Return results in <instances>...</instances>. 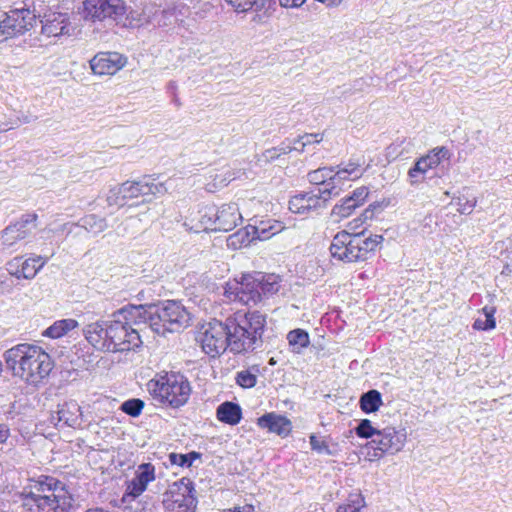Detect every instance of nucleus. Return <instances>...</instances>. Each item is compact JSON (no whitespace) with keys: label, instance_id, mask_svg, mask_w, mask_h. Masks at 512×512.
I'll list each match as a JSON object with an SVG mask.
<instances>
[{"label":"nucleus","instance_id":"f257e3e1","mask_svg":"<svg viewBox=\"0 0 512 512\" xmlns=\"http://www.w3.org/2000/svg\"><path fill=\"white\" fill-rule=\"evenodd\" d=\"M23 512H73L74 498L58 479L40 475L28 479L19 493Z\"/></svg>","mask_w":512,"mask_h":512},{"label":"nucleus","instance_id":"f03ea898","mask_svg":"<svg viewBox=\"0 0 512 512\" xmlns=\"http://www.w3.org/2000/svg\"><path fill=\"white\" fill-rule=\"evenodd\" d=\"M4 359L14 376L33 385L46 378L53 368L50 355L42 347L30 343L17 344L6 350Z\"/></svg>","mask_w":512,"mask_h":512},{"label":"nucleus","instance_id":"7ed1b4c3","mask_svg":"<svg viewBox=\"0 0 512 512\" xmlns=\"http://www.w3.org/2000/svg\"><path fill=\"white\" fill-rule=\"evenodd\" d=\"M130 320L144 319V325L159 335L178 332L187 327L191 315L178 301L167 300L154 305H139L125 311Z\"/></svg>","mask_w":512,"mask_h":512},{"label":"nucleus","instance_id":"20e7f679","mask_svg":"<svg viewBox=\"0 0 512 512\" xmlns=\"http://www.w3.org/2000/svg\"><path fill=\"white\" fill-rule=\"evenodd\" d=\"M229 350L234 354L255 350L262 343L266 315L259 311H237L226 318Z\"/></svg>","mask_w":512,"mask_h":512},{"label":"nucleus","instance_id":"39448f33","mask_svg":"<svg viewBox=\"0 0 512 512\" xmlns=\"http://www.w3.org/2000/svg\"><path fill=\"white\" fill-rule=\"evenodd\" d=\"M382 241L383 236L381 235L364 237L363 230L360 233L340 231L333 238L330 252L333 258L345 263L365 261L375 252Z\"/></svg>","mask_w":512,"mask_h":512},{"label":"nucleus","instance_id":"423d86ee","mask_svg":"<svg viewBox=\"0 0 512 512\" xmlns=\"http://www.w3.org/2000/svg\"><path fill=\"white\" fill-rule=\"evenodd\" d=\"M147 389L153 399L172 408L183 406L191 394L189 381L179 373H170L151 379Z\"/></svg>","mask_w":512,"mask_h":512},{"label":"nucleus","instance_id":"0eeeda50","mask_svg":"<svg viewBox=\"0 0 512 512\" xmlns=\"http://www.w3.org/2000/svg\"><path fill=\"white\" fill-rule=\"evenodd\" d=\"M135 305L125 306L113 314L110 323V341L108 352H127L135 350L142 345L140 332L134 326L144 324V319L130 320L125 311Z\"/></svg>","mask_w":512,"mask_h":512},{"label":"nucleus","instance_id":"6e6552de","mask_svg":"<svg viewBox=\"0 0 512 512\" xmlns=\"http://www.w3.org/2000/svg\"><path fill=\"white\" fill-rule=\"evenodd\" d=\"M200 222L204 229L228 232L242 222V215L235 203L221 206L206 205L200 211Z\"/></svg>","mask_w":512,"mask_h":512},{"label":"nucleus","instance_id":"1a4fd4ad","mask_svg":"<svg viewBox=\"0 0 512 512\" xmlns=\"http://www.w3.org/2000/svg\"><path fill=\"white\" fill-rule=\"evenodd\" d=\"M196 504L193 484L187 478L172 483L163 494L164 512H195Z\"/></svg>","mask_w":512,"mask_h":512},{"label":"nucleus","instance_id":"9d476101","mask_svg":"<svg viewBox=\"0 0 512 512\" xmlns=\"http://www.w3.org/2000/svg\"><path fill=\"white\" fill-rule=\"evenodd\" d=\"M35 22L36 15L26 3L9 10L5 13V18L0 21V43L25 33L34 26Z\"/></svg>","mask_w":512,"mask_h":512},{"label":"nucleus","instance_id":"9b49d317","mask_svg":"<svg viewBox=\"0 0 512 512\" xmlns=\"http://www.w3.org/2000/svg\"><path fill=\"white\" fill-rule=\"evenodd\" d=\"M197 341L203 351L211 357H216L229 349L226 321H214L204 325L197 336Z\"/></svg>","mask_w":512,"mask_h":512},{"label":"nucleus","instance_id":"f8f14e48","mask_svg":"<svg viewBox=\"0 0 512 512\" xmlns=\"http://www.w3.org/2000/svg\"><path fill=\"white\" fill-rule=\"evenodd\" d=\"M37 214H24L0 232V249L2 251L18 250L19 243L25 240L36 228Z\"/></svg>","mask_w":512,"mask_h":512},{"label":"nucleus","instance_id":"ddd939ff","mask_svg":"<svg viewBox=\"0 0 512 512\" xmlns=\"http://www.w3.org/2000/svg\"><path fill=\"white\" fill-rule=\"evenodd\" d=\"M44 250L47 251V254L36 255L29 258H24L23 256L12 258L6 263L7 272L16 279H33L48 260L55 255V250L52 248L42 249V252Z\"/></svg>","mask_w":512,"mask_h":512},{"label":"nucleus","instance_id":"4468645a","mask_svg":"<svg viewBox=\"0 0 512 512\" xmlns=\"http://www.w3.org/2000/svg\"><path fill=\"white\" fill-rule=\"evenodd\" d=\"M123 0H84L83 17L92 22L106 19L118 20L125 14Z\"/></svg>","mask_w":512,"mask_h":512},{"label":"nucleus","instance_id":"2eb2a0df","mask_svg":"<svg viewBox=\"0 0 512 512\" xmlns=\"http://www.w3.org/2000/svg\"><path fill=\"white\" fill-rule=\"evenodd\" d=\"M259 284L255 273L244 274L240 281L227 284L225 295L231 301L245 305H256L261 302Z\"/></svg>","mask_w":512,"mask_h":512},{"label":"nucleus","instance_id":"dca6fc26","mask_svg":"<svg viewBox=\"0 0 512 512\" xmlns=\"http://www.w3.org/2000/svg\"><path fill=\"white\" fill-rule=\"evenodd\" d=\"M335 196H337V189L335 187L303 192L290 199L289 209L291 212L298 214L318 211L326 206L330 198Z\"/></svg>","mask_w":512,"mask_h":512},{"label":"nucleus","instance_id":"f3484780","mask_svg":"<svg viewBox=\"0 0 512 512\" xmlns=\"http://www.w3.org/2000/svg\"><path fill=\"white\" fill-rule=\"evenodd\" d=\"M448 150L444 147L434 149L431 153L419 158L408 171L407 179L410 185L422 183L429 170L436 168L441 160L448 157Z\"/></svg>","mask_w":512,"mask_h":512},{"label":"nucleus","instance_id":"a211bd4d","mask_svg":"<svg viewBox=\"0 0 512 512\" xmlns=\"http://www.w3.org/2000/svg\"><path fill=\"white\" fill-rule=\"evenodd\" d=\"M365 171V160L363 158L349 159L334 168L332 182H329L327 186L331 185V187H335L337 189L338 196L342 191V185L345 182L355 181L361 178Z\"/></svg>","mask_w":512,"mask_h":512},{"label":"nucleus","instance_id":"6ab92c4d","mask_svg":"<svg viewBox=\"0 0 512 512\" xmlns=\"http://www.w3.org/2000/svg\"><path fill=\"white\" fill-rule=\"evenodd\" d=\"M155 466L151 463L140 464L134 477L126 483V490L122 501L129 502L139 497L146 489L149 483L155 480Z\"/></svg>","mask_w":512,"mask_h":512},{"label":"nucleus","instance_id":"aec40b11","mask_svg":"<svg viewBox=\"0 0 512 512\" xmlns=\"http://www.w3.org/2000/svg\"><path fill=\"white\" fill-rule=\"evenodd\" d=\"M407 434L404 429L397 430L394 427H386L378 432V437L373 439L371 443L377 445L374 457H380L383 453L396 454L400 452L406 443Z\"/></svg>","mask_w":512,"mask_h":512},{"label":"nucleus","instance_id":"412c9836","mask_svg":"<svg viewBox=\"0 0 512 512\" xmlns=\"http://www.w3.org/2000/svg\"><path fill=\"white\" fill-rule=\"evenodd\" d=\"M110 323L111 320H97L83 328L84 338L94 349L108 352L111 335Z\"/></svg>","mask_w":512,"mask_h":512},{"label":"nucleus","instance_id":"4be33fe9","mask_svg":"<svg viewBox=\"0 0 512 512\" xmlns=\"http://www.w3.org/2000/svg\"><path fill=\"white\" fill-rule=\"evenodd\" d=\"M89 63L96 75H114L125 66L126 58L117 52H100Z\"/></svg>","mask_w":512,"mask_h":512},{"label":"nucleus","instance_id":"5701e85b","mask_svg":"<svg viewBox=\"0 0 512 512\" xmlns=\"http://www.w3.org/2000/svg\"><path fill=\"white\" fill-rule=\"evenodd\" d=\"M41 32L47 37H58L69 32L70 17L66 12L49 10L41 20Z\"/></svg>","mask_w":512,"mask_h":512},{"label":"nucleus","instance_id":"b1692460","mask_svg":"<svg viewBox=\"0 0 512 512\" xmlns=\"http://www.w3.org/2000/svg\"><path fill=\"white\" fill-rule=\"evenodd\" d=\"M81 407L75 400L59 404L57 411L51 415V423L55 426L78 427L81 424Z\"/></svg>","mask_w":512,"mask_h":512},{"label":"nucleus","instance_id":"393cba45","mask_svg":"<svg viewBox=\"0 0 512 512\" xmlns=\"http://www.w3.org/2000/svg\"><path fill=\"white\" fill-rule=\"evenodd\" d=\"M257 425L283 438L287 437L292 431L291 421L286 416L275 412L266 413L259 417L257 419Z\"/></svg>","mask_w":512,"mask_h":512},{"label":"nucleus","instance_id":"a878e982","mask_svg":"<svg viewBox=\"0 0 512 512\" xmlns=\"http://www.w3.org/2000/svg\"><path fill=\"white\" fill-rule=\"evenodd\" d=\"M285 228L284 224L275 219L260 220L250 228L257 240L265 241L280 233Z\"/></svg>","mask_w":512,"mask_h":512},{"label":"nucleus","instance_id":"bb28decb","mask_svg":"<svg viewBox=\"0 0 512 512\" xmlns=\"http://www.w3.org/2000/svg\"><path fill=\"white\" fill-rule=\"evenodd\" d=\"M216 416L225 424L237 425L241 421L242 411L238 404L227 401L218 406Z\"/></svg>","mask_w":512,"mask_h":512},{"label":"nucleus","instance_id":"cd10ccee","mask_svg":"<svg viewBox=\"0 0 512 512\" xmlns=\"http://www.w3.org/2000/svg\"><path fill=\"white\" fill-rule=\"evenodd\" d=\"M255 276L257 277L259 284V290L261 295V300L264 298L270 297L276 294L281 287V278L276 274H264L261 272H256Z\"/></svg>","mask_w":512,"mask_h":512},{"label":"nucleus","instance_id":"c85d7f7f","mask_svg":"<svg viewBox=\"0 0 512 512\" xmlns=\"http://www.w3.org/2000/svg\"><path fill=\"white\" fill-rule=\"evenodd\" d=\"M78 327L75 319L67 318L55 321L51 326L42 332V335L52 339H58L65 336L68 332Z\"/></svg>","mask_w":512,"mask_h":512},{"label":"nucleus","instance_id":"c756f323","mask_svg":"<svg viewBox=\"0 0 512 512\" xmlns=\"http://www.w3.org/2000/svg\"><path fill=\"white\" fill-rule=\"evenodd\" d=\"M334 173V167H322L308 173L307 177L311 184L317 187L313 190H324L325 188H331V185L327 186L329 182H332Z\"/></svg>","mask_w":512,"mask_h":512},{"label":"nucleus","instance_id":"7c9ffc66","mask_svg":"<svg viewBox=\"0 0 512 512\" xmlns=\"http://www.w3.org/2000/svg\"><path fill=\"white\" fill-rule=\"evenodd\" d=\"M287 340L291 352L301 354L310 344L308 332L303 329H294L287 334Z\"/></svg>","mask_w":512,"mask_h":512},{"label":"nucleus","instance_id":"2f4dec72","mask_svg":"<svg viewBox=\"0 0 512 512\" xmlns=\"http://www.w3.org/2000/svg\"><path fill=\"white\" fill-rule=\"evenodd\" d=\"M78 227H82L89 233L99 234L108 228L105 218L99 217L95 214H89L82 217L78 222Z\"/></svg>","mask_w":512,"mask_h":512},{"label":"nucleus","instance_id":"473e14b6","mask_svg":"<svg viewBox=\"0 0 512 512\" xmlns=\"http://www.w3.org/2000/svg\"><path fill=\"white\" fill-rule=\"evenodd\" d=\"M382 403L381 393L375 389L363 393L359 400L360 408L365 413L376 412Z\"/></svg>","mask_w":512,"mask_h":512},{"label":"nucleus","instance_id":"72a5a7b5","mask_svg":"<svg viewBox=\"0 0 512 512\" xmlns=\"http://www.w3.org/2000/svg\"><path fill=\"white\" fill-rule=\"evenodd\" d=\"M250 228H252V225H248L243 229L238 230L236 233L230 235L228 238V246L237 249L243 246H248L254 240H257V238L254 237V233L251 232Z\"/></svg>","mask_w":512,"mask_h":512},{"label":"nucleus","instance_id":"f704fd0d","mask_svg":"<svg viewBox=\"0 0 512 512\" xmlns=\"http://www.w3.org/2000/svg\"><path fill=\"white\" fill-rule=\"evenodd\" d=\"M496 308L494 306H485L482 308L484 318H476L473 323L475 330L488 331L496 327L495 315Z\"/></svg>","mask_w":512,"mask_h":512},{"label":"nucleus","instance_id":"c9c22d12","mask_svg":"<svg viewBox=\"0 0 512 512\" xmlns=\"http://www.w3.org/2000/svg\"><path fill=\"white\" fill-rule=\"evenodd\" d=\"M291 151V143L283 142L278 147L267 149L263 153L258 155L257 161L260 164H267L277 160L282 155L290 153Z\"/></svg>","mask_w":512,"mask_h":512},{"label":"nucleus","instance_id":"e433bc0d","mask_svg":"<svg viewBox=\"0 0 512 512\" xmlns=\"http://www.w3.org/2000/svg\"><path fill=\"white\" fill-rule=\"evenodd\" d=\"M237 13L262 10L267 0H225Z\"/></svg>","mask_w":512,"mask_h":512},{"label":"nucleus","instance_id":"4c0bfd02","mask_svg":"<svg viewBox=\"0 0 512 512\" xmlns=\"http://www.w3.org/2000/svg\"><path fill=\"white\" fill-rule=\"evenodd\" d=\"M119 186L122 190V195L127 201L138 198L139 196H145L143 178L139 181H126Z\"/></svg>","mask_w":512,"mask_h":512},{"label":"nucleus","instance_id":"58836bf2","mask_svg":"<svg viewBox=\"0 0 512 512\" xmlns=\"http://www.w3.org/2000/svg\"><path fill=\"white\" fill-rule=\"evenodd\" d=\"M144 195L149 196H161L168 191L167 183L158 181L155 178L144 177L143 178Z\"/></svg>","mask_w":512,"mask_h":512},{"label":"nucleus","instance_id":"ea45409f","mask_svg":"<svg viewBox=\"0 0 512 512\" xmlns=\"http://www.w3.org/2000/svg\"><path fill=\"white\" fill-rule=\"evenodd\" d=\"M323 140V134L320 133H306L291 143L292 151L303 152L309 145L320 143Z\"/></svg>","mask_w":512,"mask_h":512},{"label":"nucleus","instance_id":"a19ab883","mask_svg":"<svg viewBox=\"0 0 512 512\" xmlns=\"http://www.w3.org/2000/svg\"><path fill=\"white\" fill-rule=\"evenodd\" d=\"M356 208V202H353L349 197H346L342 200L341 204L334 206L332 215L339 218H346L350 216Z\"/></svg>","mask_w":512,"mask_h":512},{"label":"nucleus","instance_id":"79ce46f5","mask_svg":"<svg viewBox=\"0 0 512 512\" xmlns=\"http://www.w3.org/2000/svg\"><path fill=\"white\" fill-rule=\"evenodd\" d=\"M144 408V402L141 399L133 398L124 401L120 410L131 417H138Z\"/></svg>","mask_w":512,"mask_h":512},{"label":"nucleus","instance_id":"37998d69","mask_svg":"<svg viewBox=\"0 0 512 512\" xmlns=\"http://www.w3.org/2000/svg\"><path fill=\"white\" fill-rule=\"evenodd\" d=\"M355 432L358 437L369 439L375 435L378 437L380 430L374 428L369 419H362L355 428Z\"/></svg>","mask_w":512,"mask_h":512},{"label":"nucleus","instance_id":"c03bdc74","mask_svg":"<svg viewBox=\"0 0 512 512\" xmlns=\"http://www.w3.org/2000/svg\"><path fill=\"white\" fill-rule=\"evenodd\" d=\"M198 456L199 455L196 452H191L188 454L171 453L169 455V460L170 463L173 465H177L180 467H190L193 463V460Z\"/></svg>","mask_w":512,"mask_h":512},{"label":"nucleus","instance_id":"a18cd8bd","mask_svg":"<svg viewBox=\"0 0 512 512\" xmlns=\"http://www.w3.org/2000/svg\"><path fill=\"white\" fill-rule=\"evenodd\" d=\"M364 506V500L360 494L350 495L348 503L339 506L337 512H360V509Z\"/></svg>","mask_w":512,"mask_h":512},{"label":"nucleus","instance_id":"49530a36","mask_svg":"<svg viewBox=\"0 0 512 512\" xmlns=\"http://www.w3.org/2000/svg\"><path fill=\"white\" fill-rule=\"evenodd\" d=\"M106 201L109 206L118 207H122L128 203L126 198L122 195V190L119 185L109 190Z\"/></svg>","mask_w":512,"mask_h":512},{"label":"nucleus","instance_id":"de8ad7c7","mask_svg":"<svg viewBox=\"0 0 512 512\" xmlns=\"http://www.w3.org/2000/svg\"><path fill=\"white\" fill-rule=\"evenodd\" d=\"M210 178L213 179V184H208L209 191H213V189H218L226 186L233 178L229 174V171H222L220 173L211 174Z\"/></svg>","mask_w":512,"mask_h":512},{"label":"nucleus","instance_id":"09e8293b","mask_svg":"<svg viewBox=\"0 0 512 512\" xmlns=\"http://www.w3.org/2000/svg\"><path fill=\"white\" fill-rule=\"evenodd\" d=\"M236 382L243 388H252L257 383V377L248 370H242L237 373Z\"/></svg>","mask_w":512,"mask_h":512},{"label":"nucleus","instance_id":"8fccbe9b","mask_svg":"<svg viewBox=\"0 0 512 512\" xmlns=\"http://www.w3.org/2000/svg\"><path fill=\"white\" fill-rule=\"evenodd\" d=\"M310 445L312 450L320 454L332 455L333 452L330 450L327 442L317 438L314 434L310 435Z\"/></svg>","mask_w":512,"mask_h":512},{"label":"nucleus","instance_id":"3c124183","mask_svg":"<svg viewBox=\"0 0 512 512\" xmlns=\"http://www.w3.org/2000/svg\"><path fill=\"white\" fill-rule=\"evenodd\" d=\"M372 215L373 211L366 209L360 217L355 218L348 223L346 231L358 233L356 230L361 227L367 219L372 218Z\"/></svg>","mask_w":512,"mask_h":512},{"label":"nucleus","instance_id":"603ef678","mask_svg":"<svg viewBox=\"0 0 512 512\" xmlns=\"http://www.w3.org/2000/svg\"><path fill=\"white\" fill-rule=\"evenodd\" d=\"M368 196V189L366 187H359L355 189L349 198L356 202V206H361Z\"/></svg>","mask_w":512,"mask_h":512},{"label":"nucleus","instance_id":"864d4df0","mask_svg":"<svg viewBox=\"0 0 512 512\" xmlns=\"http://www.w3.org/2000/svg\"><path fill=\"white\" fill-rule=\"evenodd\" d=\"M475 205V200L459 199L457 211L461 214H470Z\"/></svg>","mask_w":512,"mask_h":512},{"label":"nucleus","instance_id":"5fc2aeb1","mask_svg":"<svg viewBox=\"0 0 512 512\" xmlns=\"http://www.w3.org/2000/svg\"><path fill=\"white\" fill-rule=\"evenodd\" d=\"M405 143V140L396 141L392 143L390 146L387 147V156L391 159H396L398 156L402 154V150L399 151V148L402 146V144Z\"/></svg>","mask_w":512,"mask_h":512},{"label":"nucleus","instance_id":"6e6d98bb","mask_svg":"<svg viewBox=\"0 0 512 512\" xmlns=\"http://www.w3.org/2000/svg\"><path fill=\"white\" fill-rule=\"evenodd\" d=\"M307 0H278L279 5L286 9L300 8Z\"/></svg>","mask_w":512,"mask_h":512},{"label":"nucleus","instance_id":"4d7b16f0","mask_svg":"<svg viewBox=\"0 0 512 512\" xmlns=\"http://www.w3.org/2000/svg\"><path fill=\"white\" fill-rule=\"evenodd\" d=\"M151 9L154 10V12H150L149 14H146V12L144 11L143 19H140L141 25L152 23L154 21V18L156 17V15L160 12L159 9H156L153 7H151Z\"/></svg>","mask_w":512,"mask_h":512},{"label":"nucleus","instance_id":"13d9d810","mask_svg":"<svg viewBox=\"0 0 512 512\" xmlns=\"http://www.w3.org/2000/svg\"><path fill=\"white\" fill-rule=\"evenodd\" d=\"M74 227H78L77 222L76 223L67 222V223L62 224L56 231L57 232L67 231V234H70V233H72V230Z\"/></svg>","mask_w":512,"mask_h":512},{"label":"nucleus","instance_id":"bf43d9fd","mask_svg":"<svg viewBox=\"0 0 512 512\" xmlns=\"http://www.w3.org/2000/svg\"><path fill=\"white\" fill-rule=\"evenodd\" d=\"M9 436V429L6 425L0 424V443H4Z\"/></svg>","mask_w":512,"mask_h":512},{"label":"nucleus","instance_id":"052dcab7","mask_svg":"<svg viewBox=\"0 0 512 512\" xmlns=\"http://www.w3.org/2000/svg\"><path fill=\"white\" fill-rule=\"evenodd\" d=\"M241 512H254V507L252 505L246 504L244 506L239 507Z\"/></svg>","mask_w":512,"mask_h":512},{"label":"nucleus","instance_id":"680f3d73","mask_svg":"<svg viewBox=\"0 0 512 512\" xmlns=\"http://www.w3.org/2000/svg\"><path fill=\"white\" fill-rule=\"evenodd\" d=\"M275 364H276V360H275L274 358H271V359L269 360V365L273 366V365H275Z\"/></svg>","mask_w":512,"mask_h":512},{"label":"nucleus","instance_id":"e2e57ef3","mask_svg":"<svg viewBox=\"0 0 512 512\" xmlns=\"http://www.w3.org/2000/svg\"><path fill=\"white\" fill-rule=\"evenodd\" d=\"M232 512H241L239 507H235L234 510H231Z\"/></svg>","mask_w":512,"mask_h":512},{"label":"nucleus","instance_id":"0e129e2a","mask_svg":"<svg viewBox=\"0 0 512 512\" xmlns=\"http://www.w3.org/2000/svg\"><path fill=\"white\" fill-rule=\"evenodd\" d=\"M0 165H2V163L0 162Z\"/></svg>","mask_w":512,"mask_h":512}]
</instances>
